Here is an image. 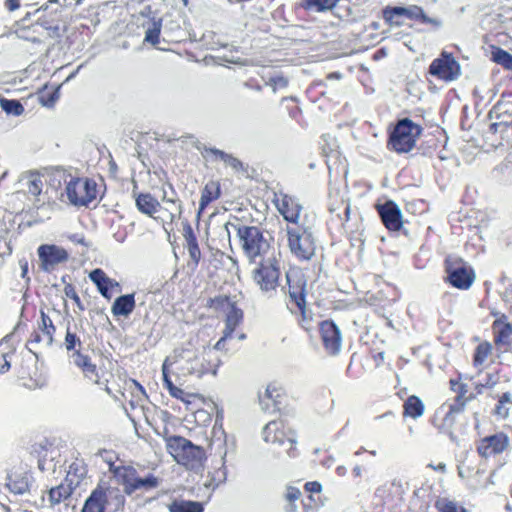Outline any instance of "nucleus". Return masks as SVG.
<instances>
[{
    "mask_svg": "<svg viewBox=\"0 0 512 512\" xmlns=\"http://www.w3.org/2000/svg\"><path fill=\"white\" fill-rule=\"evenodd\" d=\"M72 494V488L69 485L61 483L49 490V501L51 505H56L66 500Z\"/></svg>",
    "mask_w": 512,
    "mask_h": 512,
    "instance_id": "obj_38",
    "label": "nucleus"
},
{
    "mask_svg": "<svg viewBox=\"0 0 512 512\" xmlns=\"http://www.w3.org/2000/svg\"><path fill=\"white\" fill-rule=\"evenodd\" d=\"M512 407V396L509 392L503 393L499 398L498 404L495 407V414L501 418H506L509 415V411Z\"/></svg>",
    "mask_w": 512,
    "mask_h": 512,
    "instance_id": "obj_42",
    "label": "nucleus"
},
{
    "mask_svg": "<svg viewBox=\"0 0 512 512\" xmlns=\"http://www.w3.org/2000/svg\"><path fill=\"white\" fill-rule=\"evenodd\" d=\"M288 243L291 251L299 259L309 260L315 253V243L307 232L299 233L294 229H288Z\"/></svg>",
    "mask_w": 512,
    "mask_h": 512,
    "instance_id": "obj_18",
    "label": "nucleus"
},
{
    "mask_svg": "<svg viewBox=\"0 0 512 512\" xmlns=\"http://www.w3.org/2000/svg\"><path fill=\"white\" fill-rule=\"evenodd\" d=\"M40 266L46 272L53 271L59 264L69 259V254L63 247L55 244H42L37 249Z\"/></svg>",
    "mask_w": 512,
    "mask_h": 512,
    "instance_id": "obj_17",
    "label": "nucleus"
},
{
    "mask_svg": "<svg viewBox=\"0 0 512 512\" xmlns=\"http://www.w3.org/2000/svg\"><path fill=\"white\" fill-rule=\"evenodd\" d=\"M16 354L13 335H6L0 340V374L6 373L11 366V360Z\"/></svg>",
    "mask_w": 512,
    "mask_h": 512,
    "instance_id": "obj_28",
    "label": "nucleus"
},
{
    "mask_svg": "<svg viewBox=\"0 0 512 512\" xmlns=\"http://www.w3.org/2000/svg\"><path fill=\"white\" fill-rule=\"evenodd\" d=\"M331 152L333 157L338 158L339 152L336 149H331Z\"/></svg>",
    "mask_w": 512,
    "mask_h": 512,
    "instance_id": "obj_64",
    "label": "nucleus"
},
{
    "mask_svg": "<svg viewBox=\"0 0 512 512\" xmlns=\"http://www.w3.org/2000/svg\"><path fill=\"white\" fill-rule=\"evenodd\" d=\"M273 203L286 221L298 222L301 206L293 196L283 192L275 193Z\"/></svg>",
    "mask_w": 512,
    "mask_h": 512,
    "instance_id": "obj_19",
    "label": "nucleus"
},
{
    "mask_svg": "<svg viewBox=\"0 0 512 512\" xmlns=\"http://www.w3.org/2000/svg\"><path fill=\"white\" fill-rule=\"evenodd\" d=\"M353 474L354 476L356 477H360L361 476V473H362V469L359 465H356L354 468H353Z\"/></svg>",
    "mask_w": 512,
    "mask_h": 512,
    "instance_id": "obj_59",
    "label": "nucleus"
},
{
    "mask_svg": "<svg viewBox=\"0 0 512 512\" xmlns=\"http://www.w3.org/2000/svg\"><path fill=\"white\" fill-rule=\"evenodd\" d=\"M185 247L189 253L193 267L196 268L201 260V250L198 245L197 237L190 225L184 229Z\"/></svg>",
    "mask_w": 512,
    "mask_h": 512,
    "instance_id": "obj_30",
    "label": "nucleus"
},
{
    "mask_svg": "<svg viewBox=\"0 0 512 512\" xmlns=\"http://www.w3.org/2000/svg\"><path fill=\"white\" fill-rule=\"evenodd\" d=\"M205 152L207 155L212 156L214 159L223 161L226 165L231 167L235 172L244 171L243 163L236 157L219 150L217 148H206Z\"/></svg>",
    "mask_w": 512,
    "mask_h": 512,
    "instance_id": "obj_33",
    "label": "nucleus"
},
{
    "mask_svg": "<svg viewBox=\"0 0 512 512\" xmlns=\"http://www.w3.org/2000/svg\"><path fill=\"white\" fill-rule=\"evenodd\" d=\"M4 6L10 12L15 11L20 8V0H5Z\"/></svg>",
    "mask_w": 512,
    "mask_h": 512,
    "instance_id": "obj_52",
    "label": "nucleus"
},
{
    "mask_svg": "<svg viewBox=\"0 0 512 512\" xmlns=\"http://www.w3.org/2000/svg\"><path fill=\"white\" fill-rule=\"evenodd\" d=\"M383 19L389 26H402L403 18L411 20H420L422 23L432 24L439 26L440 22L436 19L426 16L423 9L417 5H409L407 7L401 6H386L382 11Z\"/></svg>",
    "mask_w": 512,
    "mask_h": 512,
    "instance_id": "obj_12",
    "label": "nucleus"
},
{
    "mask_svg": "<svg viewBox=\"0 0 512 512\" xmlns=\"http://www.w3.org/2000/svg\"><path fill=\"white\" fill-rule=\"evenodd\" d=\"M90 280L96 285L99 293L107 300H111L114 293L121 291L118 281L107 276L100 268H96L89 273Z\"/></svg>",
    "mask_w": 512,
    "mask_h": 512,
    "instance_id": "obj_21",
    "label": "nucleus"
},
{
    "mask_svg": "<svg viewBox=\"0 0 512 512\" xmlns=\"http://www.w3.org/2000/svg\"><path fill=\"white\" fill-rule=\"evenodd\" d=\"M43 182L41 176L36 173H32L28 177L27 190L33 196H39L42 192Z\"/></svg>",
    "mask_w": 512,
    "mask_h": 512,
    "instance_id": "obj_45",
    "label": "nucleus"
},
{
    "mask_svg": "<svg viewBox=\"0 0 512 512\" xmlns=\"http://www.w3.org/2000/svg\"><path fill=\"white\" fill-rule=\"evenodd\" d=\"M464 411L463 403L446 402L436 412V421L441 419L438 425L440 429L449 431L454 426L457 416Z\"/></svg>",
    "mask_w": 512,
    "mask_h": 512,
    "instance_id": "obj_23",
    "label": "nucleus"
},
{
    "mask_svg": "<svg viewBox=\"0 0 512 512\" xmlns=\"http://www.w3.org/2000/svg\"><path fill=\"white\" fill-rule=\"evenodd\" d=\"M306 96L312 101V102H316L317 101V86L315 85H311L307 91H306Z\"/></svg>",
    "mask_w": 512,
    "mask_h": 512,
    "instance_id": "obj_53",
    "label": "nucleus"
},
{
    "mask_svg": "<svg viewBox=\"0 0 512 512\" xmlns=\"http://www.w3.org/2000/svg\"><path fill=\"white\" fill-rule=\"evenodd\" d=\"M52 3H58V0H48L47 3L45 5H43L40 9V10H46L48 8V5L49 4H52Z\"/></svg>",
    "mask_w": 512,
    "mask_h": 512,
    "instance_id": "obj_61",
    "label": "nucleus"
},
{
    "mask_svg": "<svg viewBox=\"0 0 512 512\" xmlns=\"http://www.w3.org/2000/svg\"><path fill=\"white\" fill-rule=\"evenodd\" d=\"M73 358L76 366L82 370L86 377L97 381V367L94 363H92L91 358L88 355H84L80 352V350H76L73 353Z\"/></svg>",
    "mask_w": 512,
    "mask_h": 512,
    "instance_id": "obj_32",
    "label": "nucleus"
},
{
    "mask_svg": "<svg viewBox=\"0 0 512 512\" xmlns=\"http://www.w3.org/2000/svg\"><path fill=\"white\" fill-rule=\"evenodd\" d=\"M0 107L8 115L20 116L24 113L23 105L15 99H6L0 96Z\"/></svg>",
    "mask_w": 512,
    "mask_h": 512,
    "instance_id": "obj_39",
    "label": "nucleus"
},
{
    "mask_svg": "<svg viewBox=\"0 0 512 512\" xmlns=\"http://www.w3.org/2000/svg\"><path fill=\"white\" fill-rule=\"evenodd\" d=\"M169 512H203L204 506L201 502L190 500H173L168 505Z\"/></svg>",
    "mask_w": 512,
    "mask_h": 512,
    "instance_id": "obj_35",
    "label": "nucleus"
},
{
    "mask_svg": "<svg viewBox=\"0 0 512 512\" xmlns=\"http://www.w3.org/2000/svg\"><path fill=\"white\" fill-rule=\"evenodd\" d=\"M429 74L439 80L452 82L461 75V66L455 57L446 51H442L429 66Z\"/></svg>",
    "mask_w": 512,
    "mask_h": 512,
    "instance_id": "obj_13",
    "label": "nucleus"
},
{
    "mask_svg": "<svg viewBox=\"0 0 512 512\" xmlns=\"http://www.w3.org/2000/svg\"><path fill=\"white\" fill-rule=\"evenodd\" d=\"M436 505L441 512H468L464 507L458 506L455 502L447 499L437 501Z\"/></svg>",
    "mask_w": 512,
    "mask_h": 512,
    "instance_id": "obj_48",
    "label": "nucleus"
},
{
    "mask_svg": "<svg viewBox=\"0 0 512 512\" xmlns=\"http://www.w3.org/2000/svg\"><path fill=\"white\" fill-rule=\"evenodd\" d=\"M263 437L267 443L284 446L290 457L297 456L294 433L283 420H273L267 423L263 429Z\"/></svg>",
    "mask_w": 512,
    "mask_h": 512,
    "instance_id": "obj_11",
    "label": "nucleus"
},
{
    "mask_svg": "<svg viewBox=\"0 0 512 512\" xmlns=\"http://www.w3.org/2000/svg\"><path fill=\"white\" fill-rule=\"evenodd\" d=\"M333 78L340 79L341 78V74H339V73H331V74L328 75V79H333Z\"/></svg>",
    "mask_w": 512,
    "mask_h": 512,
    "instance_id": "obj_62",
    "label": "nucleus"
},
{
    "mask_svg": "<svg viewBox=\"0 0 512 512\" xmlns=\"http://www.w3.org/2000/svg\"><path fill=\"white\" fill-rule=\"evenodd\" d=\"M450 385L452 391L456 393V397L452 403H463V408H465L466 404L474 399L473 394L467 396L468 389L466 384L456 380H450Z\"/></svg>",
    "mask_w": 512,
    "mask_h": 512,
    "instance_id": "obj_37",
    "label": "nucleus"
},
{
    "mask_svg": "<svg viewBox=\"0 0 512 512\" xmlns=\"http://www.w3.org/2000/svg\"><path fill=\"white\" fill-rule=\"evenodd\" d=\"M161 29L162 21L160 19L151 20L148 23L147 29L145 31L144 43H149L156 47L160 43Z\"/></svg>",
    "mask_w": 512,
    "mask_h": 512,
    "instance_id": "obj_36",
    "label": "nucleus"
},
{
    "mask_svg": "<svg viewBox=\"0 0 512 512\" xmlns=\"http://www.w3.org/2000/svg\"><path fill=\"white\" fill-rule=\"evenodd\" d=\"M420 134V126L410 119H402L391 132L388 146L397 153H407L413 149Z\"/></svg>",
    "mask_w": 512,
    "mask_h": 512,
    "instance_id": "obj_8",
    "label": "nucleus"
},
{
    "mask_svg": "<svg viewBox=\"0 0 512 512\" xmlns=\"http://www.w3.org/2000/svg\"><path fill=\"white\" fill-rule=\"evenodd\" d=\"M341 332L332 321H322V342L330 355L341 350Z\"/></svg>",
    "mask_w": 512,
    "mask_h": 512,
    "instance_id": "obj_24",
    "label": "nucleus"
},
{
    "mask_svg": "<svg viewBox=\"0 0 512 512\" xmlns=\"http://www.w3.org/2000/svg\"><path fill=\"white\" fill-rule=\"evenodd\" d=\"M339 0H322V11L332 9Z\"/></svg>",
    "mask_w": 512,
    "mask_h": 512,
    "instance_id": "obj_56",
    "label": "nucleus"
},
{
    "mask_svg": "<svg viewBox=\"0 0 512 512\" xmlns=\"http://www.w3.org/2000/svg\"><path fill=\"white\" fill-rule=\"evenodd\" d=\"M508 445V437L503 433H498L481 440L477 450L481 456L489 457L494 454L502 453Z\"/></svg>",
    "mask_w": 512,
    "mask_h": 512,
    "instance_id": "obj_25",
    "label": "nucleus"
},
{
    "mask_svg": "<svg viewBox=\"0 0 512 512\" xmlns=\"http://www.w3.org/2000/svg\"><path fill=\"white\" fill-rule=\"evenodd\" d=\"M493 330L495 333L496 344H508L510 335L512 333V327L510 324L495 322L493 325Z\"/></svg>",
    "mask_w": 512,
    "mask_h": 512,
    "instance_id": "obj_40",
    "label": "nucleus"
},
{
    "mask_svg": "<svg viewBox=\"0 0 512 512\" xmlns=\"http://www.w3.org/2000/svg\"><path fill=\"white\" fill-rule=\"evenodd\" d=\"M62 280L64 282L63 293L65 297L72 300L79 312H83L85 310V306L78 295L76 287L70 282H65L64 278H62Z\"/></svg>",
    "mask_w": 512,
    "mask_h": 512,
    "instance_id": "obj_41",
    "label": "nucleus"
},
{
    "mask_svg": "<svg viewBox=\"0 0 512 512\" xmlns=\"http://www.w3.org/2000/svg\"><path fill=\"white\" fill-rule=\"evenodd\" d=\"M446 271L449 283L458 289L466 290L474 282L473 270L462 259L448 257L446 259Z\"/></svg>",
    "mask_w": 512,
    "mask_h": 512,
    "instance_id": "obj_15",
    "label": "nucleus"
},
{
    "mask_svg": "<svg viewBox=\"0 0 512 512\" xmlns=\"http://www.w3.org/2000/svg\"><path fill=\"white\" fill-rule=\"evenodd\" d=\"M181 215V203L178 200H164L163 204L159 203V210L153 219L161 222L163 225H172L174 221Z\"/></svg>",
    "mask_w": 512,
    "mask_h": 512,
    "instance_id": "obj_26",
    "label": "nucleus"
},
{
    "mask_svg": "<svg viewBox=\"0 0 512 512\" xmlns=\"http://www.w3.org/2000/svg\"><path fill=\"white\" fill-rule=\"evenodd\" d=\"M116 492L114 509L118 510L124 505V497L118 493V490H112L110 488H104L98 485L86 499L82 512H105L109 505L108 498Z\"/></svg>",
    "mask_w": 512,
    "mask_h": 512,
    "instance_id": "obj_16",
    "label": "nucleus"
},
{
    "mask_svg": "<svg viewBox=\"0 0 512 512\" xmlns=\"http://www.w3.org/2000/svg\"><path fill=\"white\" fill-rule=\"evenodd\" d=\"M237 236L245 256L252 263L274 254V248L256 226H238Z\"/></svg>",
    "mask_w": 512,
    "mask_h": 512,
    "instance_id": "obj_4",
    "label": "nucleus"
},
{
    "mask_svg": "<svg viewBox=\"0 0 512 512\" xmlns=\"http://www.w3.org/2000/svg\"><path fill=\"white\" fill-rule=\"evenodd\" d=\"M135 205L141 213L152 218L159 210V201L150 193L135 194Z\"/></svg>",
    "mask_w": 512,
    "mask_h": 512,
    "instance_id": "obj_31",
    "label": "nucleus"
},
{
    "mask_svg": "<svg viewBox=\"0 0 512 512\" xmlns=\"http://www.w3.org/2000/svg\"><path fill=\"white\" fill-rule=\"evenodd\" d=\"M168 453L179 463L189 469H194L206 460L203 447L194 445L190 440L182 436H164Z\"/></svg>",
    "mask_w": 512,
    "mask_h": 512,
    "instance_id": "obj_3",
    "label": "nucleus"
},
{
    "mask_svg": "<svg viewBox=\"0 0 512 512\" xmlns=\"http://www.w3.org/2000/svg\"><path fill=\"white\" fill-rule=\"evenodd\" d=\"M378 213L387 229L398 231L402 227V212L394 202L388 201L383 205H378Z\"/></svg>",
    "mask_w": 512,
    "mask_h": 512,
    "instance_id": "obj_22",
    "label": "nucleus"
},
{
    "mask_svg": "<svg viewBox=\"0 0 512 512\" xmlns=\"http://www.w3.org/2000/svg\"><path fill=\"white\" fill-rule=\"evenodd\" d=\"M81 340L79 336L72 332L69 328H67L65 339H64V345L67 351H76L77 347H81Z\"/></svg>",
    "mask_w": 512,
    "mask_h": 512,
    "instance_id": "obj_47",
    "label": "nucleus"
},
{
    "mask_svg": "<svg viewBox=\"0 0 512 512\" xmlns=\"http://www.w3.org/2000/svg\"><path fill=\"white\" fill-rule=\"evenodd\" d=\"M300 7L304 10L315 9L316 11H320V0H303L300 3Z\"/></svg>",
    "mask_w": 512,
    "mask_h": 512,
    "instance_id": "obj_51",
    "label": "nucleus"
},
{
    "mask_svg": "<svg viewBox=\"0 0 512 512\" xmlns=\"http://www.w3.org/2000/svg\"><path fill=\"white\" fill-rule=\"evenodd\" d=\"M289 80L284 75H275L271 77L267 84L272 87L273 91L285 89L288 86Z\"/></svg>",
    "mask_w": 512,
    "mask_h": 512,
    "instance_id": "obj_49",
    "label": "nucleus"
},
{
    "mask_svg": "<svg viewBox=\"0 0 512 512\" xmlns=\"http://www.w3.org/2000/svg\"><path fill=\"white\" fill-rule=\"evenodd\" d=\"M287 394L277 382H271L267 385L263 394H259V402L265 410L280 411L285 404Z\"/></svg>",
    "mask_w": 512,
    "mask_h": 512,
    "instance_id": "obj_20",
    "label": "nucleus"
},
{
    "mask_svg": "<svg viewBox=\"0 0 512 512\" xmlns=\"http://www.w3.org/2000/svg\"><path fill=\"white\" fill-rule=\"evenodd\" d=\"M492 60L508 70H512V55L507 51L496 48L492 51Z\"/></svg>",
    "mask_w": 512,
    "mask_h": 512,
    "instance_id": "obj_44",
    "label": "nucleus"
},
{
    "mask_svg": "<svg viewBox=\"0 0 512 512\" xmlns=\"http://www.w3.org/2000/svg\"><path fill=\"white\" fill-rule=\"evenodd\" d=\"M135 294H126L115 299L111 307L114 317H128L135 309Z\"/></svg>",
    "mask_w": 512,
    "mask_h": 512,
    "instance_id": "obj_29",
    "label": "nucleus"
},
{
    "mask_svg": "<svg viewBox=\"0 0 512 512\" xmlns=\"http://www.w3.org/2000/svg\"><path fill=\"white\" fill-rule=\"evenodd\" d=\"M252 271V279L262 291L275 290L279 285L280 267L274 254L256 262Z\"/></svg>",
    "mask_w": 512,
    "mask_h": 512,
    "instance_id": "obj_10",
    "label": "nucleus"
},
{
    "mask_svg": "<svg viewBox=\"0 0 512 512\" xmlns=\"http://www.w3.org/2000/svg\"><path fill=\"white\" fill-rule=\"evenodd\" d=\"M403 408H404V413H403L404 416L411 417L413 419L420 418L424 414V411H425V405H424L423 401L415 395L409 396L406 399V401L404 402Z\"/></svg>",
    "mask_w": 512,
    "mask_h": 512,
    "instance_id": "obj_34",
    "label": "nucleus"
},
{
    "mask_svg": "<svg viewBox=\"0 0 512 512\" xmlns=\"http://www.w3.org/2000/svg\"><path fill=\"white\" fill-rule=\"evenodd\" d=\"M80 470H82V471H81V474H83L85 469H84V467H82V466L80 467L77 463H72V464L70 465V467H69L68 474H71L72 472L77 473V472H79Z\"/></svg>",
    "mask_w": 512,
    "mask_h": 512,
    "instance_id": "obj_57",
    "label": "nucleus"
},
{
    "mask_svg": "<svg viewBox=\"0 0 512 512\" xmlns=\"http://www.w3.org/2000/svg\"><path fill=\"white\" fill-rule=\"evenodd\" d=\"M206 307L215 311H226L225 315V335L226 337H232L236 328L242 324L244 320V312L238 306L237 302L232 300L228 295H217L213 298H209Z\"/></svg>",
    "mask_w": 512,
    "mask_h": 512,
    "instance_id": "obj_9",
    "label": "nucleus"
},
{
    "mask_svg": "<svg viewBox=\"0 0 512 512\" xmlns=\"http://www.w3.org/2000/svg\"><path fill=\"white\" fill-rule=\"evenodd\" d=\"M125 385L129 387V389H133L136 391L137 396L138 395H146L144 387L135 379H127L125 380Z\"/></svg>",
    "mask_w": 512,
    "mask_h": 512,
    "instance_id": "obj_50",
    "label": "nucleus"
},
{
    "mask_svg": "<svg viewBox=\"0 0 512 512\" xmlns=\"http://www.w3.org/2000/svg\"><path fill=\"white\" fill-rule=\"evenodd\" d=\"M21 268H22V276L24 277L27 274V272H28V263L24 262L21 265Z\"/></svg>",
    "mask_w": 512,
    "mask_h": 512,
    "instance_id": "obj_60",
    "label": "nucleus"
},
{
    "mask_svg": "<svg viewBox=\"0 0 512 512\" xmlns=\"http://www.w3.org/2000/svg\"><path fill=\"white\" fill-rule=\"evenodd\" d=\"M221 196V184L218 180L208 181L201 190L198 214L200 215L212 202Z\"/></svg>",
    "mask_w": 512,
    "mask_h": 512,
    "instance_id": "obj_27",
    "label": "nucleus"
},
{
    "mask_svg": "<svg viewBox=\"0 0 512 512\" xmlns=\"http://www.w3.org/2000/svg\"><path fill=\"white\" fill-rule=\"evenodd\" d=\"M230 337H226L225 335V331H223V335L222 337L216 342V344L214 345V348L216 350H222L224 349L225 347V344H226V340L229 339Z\"/></svg>",
    "mask_w": 512,
    "mask_h": 512,
    "instance_id": "obj_55",
    "label": "nucleus"
},
{
    "mask_svg": "<svg viewBox=\"0 0 512 512\" xmlns=\"http://www.w3.org/2000/svg\"><path fill=\"white\" fill-rule=\"evenodd\" d=\"M109 471L117 483L123 486V491L127 495H131L138 490L149 491L159 486L158 477L151 473L145 477H140L137 470L130 465L115 466L111 464Z\"/></svg>",
    "mask_w": 512,
    "mask_h": 512,
    "instance_id": "obj_5",
    "label": "nucleus"
},
{
    "mask_svg": "<svg viewBox=\"0 0 512 512\" xmlns=\"http://www.w3.org/2000/svg\"><path fill=\"white\" fill-rule=\"evenodd\" d=\"M494 384H495V381H492V378L489 377L486 383H477L475 385V389L477 390L478 394H481L485 387H490V386H493Z\"/></svg>",
    "mask_w": 512,
    "mask_h": 512,
    "instance_id": "obj_54",
    "label": "nucleus"
},
{
    "mask_svg": "<svg viewBox=\"0 0 512 512\" xmlns=\"http://www.w3.org/2000/svg\"><path fill=\"white\" fill-rule=\"evenodd\" d=\"M70 204L76 207H88L98 197L97 183L87 177L72 178L65 187Z\"/></svg>",
    "mask_w": 512,
    "mask_h": 512,
    "instance_id": "obj_7",
    "label": "nucleus"
},
{
    "mask_svg": "<svg viewBox=\"0 0 512 512\" xmlns=\"http://www.w3.org/2000/svg\"><path fill=\"white\" fill-rule=\"evenodd\" d=\"M428 466L431 467L432 469H434L436 471H440V472H445V470H446V465L444 463H439L437 466L429 464Z\"/></svg>",
    "mask_w": 512,
    "mask_h": 512,
    "instance_id": "obj_58",
    "label": "nucleus"
},
{
    "mask_svg": "<svg viewBox=\"0 0 512 512\" xmlns=\"http://www.w3.org/2000/svg\"><path fill=\"white\" fill-rule=\"evenodd\" d=\"M55 333L56 326L54 325L53 320L43 309H41L39 319L37 320V326L31 332L26 342V347L36 355V352H34L31 347H36L40 344H43L46 347L51 346L54 342Z\"/></svg>",
    "mask_w": 512,
    "mask_h": 512,
    "instance_id": "obj_14",
    "label": "nucleus"
},
{
    "mask_svg": "<svg viewBox=\"0 0 512 512\" xmlns=\"http://www.w3.org/2000/svg\"><path fill=\"white\" fill-rule=\"evenodd\" d=\"M59 98L58 89H44L39 93V100L42 105L51 107Z\"/></svg>",
    "mask_w": 512,
    "mask_h": 512,
    "instance_id": "obj_46",
    "label": "nucleus"
},
{
    "mask_svg": "<svg viewBox=\"0 0 512 512\" xmlns=\"http://www.w3.org/2000/svg\"><path fill=\"white\" fill-rule=\"evenodd\" d=\"M198 362L197 357L183 361H175V370L170 371L169 367L172 363L169 362V358L164 360L162 364L163 386L168 390L171 397L189 404L191 403L190 398L197 396V394L185 392L180 387L185 386L188 376H201V371L197 369Z\"/></svg>",
    "mask_w": 512,
    "mask_h": 512,
    "instance_id": "obj_1",
    "label": "nucleus"
},
{
    "mask_svg": "<svg viewBox=\"0 0 512 512\" xmlns=\"http://www.w3.org/2000/svg\"><path fill=\"white\" fill-rule=\"evenodd\" d=\"M121 395L125 401H128L132 406L134 405L133 399H128L124 392H121Z\"/></svg>",
    "mask_w": 512,
    "mask_h": 512,
    "instance_id": "obj_63",
    "label": "nucleus"
},
{
    "mask_svg": "<svg viewBox=\"0 0 512 512\" xmlns=\"http://www.w3.org/2000/svg\"><path fill=\"white\" fill-rule=\"evenodd\" d=\"M491 350L492 347L489 343L484 342L479 344L475 350L473 357L474 366L481 367L487 360L488 356L490 355Z\"/></svg>",
    "mask_w": 512,
    "mask_h": 512,
    "instance_id": "obj_43",
    "label": "nucleus"
},
{
    "mask_svg": "<svg viewBox=\"0 0 512 512\" xmlns=\"http://www.w3.org/2000/svg\"><path fill=\"white\" fill-rule=\"evenodd\" d=\"M287 284L289 293V308L292 312L301 314V325L308 332L320 330V320L318 317H307L305 301V281L303 276L298 273H287Z\"/></svg>",
    "mask_w": 512,
    "mask_h": 512,
    "instance_id": "obj_2",
    "label": "nucleus"
},
{
    "mask_svg": "<svg viewBox=\"0 0 512 512\" xmlns=\"http://www.w3.org/2000/svg\"><path fill=\"white\" fill-rule=\"evenodd\" d=\"M284 498L288 503V511H296V502L300 500L302 512H317L320 502V482L311 481L304 485V493L297 487L288 486L284 494Z\"/></svg>",
    "mask_w": 512,
    "mask_h": 512,
    "instance_id": "obj_6",
    "label": "nucleus"
}]
</instances>
